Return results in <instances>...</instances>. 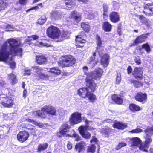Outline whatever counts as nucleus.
Returning a JSON list of instances; mask_svg holds the SVG:
<instances>
[{"label": "nucleus", "mask_w": 153, "mask_h": 153, "mask_svg": "<svg viewBox=\"0 0 153 153\" xmlns=\"http://www.w3.org/2000/svg\"><path fill=\"white\" fill-rule=\"evenodd\" d=\"M21 43L13 39H10L5 42L0 50V61H3L8 64L11 68H14L16 64L12 56L16 55L21 57L22 49L20 47Z\"/></svg>", "instance_id": "f257e3e1"}, {"label": "nucleus", "mask_w": 153, "mask_h": 153, "mask_svg": "<svg viewBox=\"0 0 153 153\" xmlns=\"http://www.w3.org/2000/svg\"><path fill=\"white\" fill-rule=\"evenodd\" d=\"M102 74V70L99 68L88 74L86 78L87 87L91 91H94L96 88L97 86L93 79H99Z\"/></svg>", "instance_id": "f03ea898"}, {"label": "nucleus", "mask_w": 153, "mask_h": 153, "mask_svg": "<svg viewBox=\"0 0 153 153\" xmlns=\"http://www.w3.org/2000/svg\"><path fill=\"white\" fill-rule=\"evenodd\" d=\"M85 126H81L78 128L79 131L82 137L86 139L90 138L91 134L87 130L91 131L95 128L92 126L94 123L91 121H89L87 119L85 120Z\"/></svg>", "instance_id": "7ed1b4c3"}, {"label": "nucleus", "mask_w": 153, "mask_h": 153, "mask_svg": "<svg viewBox=\"0 0 153 153\" xmlns=\"http://www.w3.org/2000/svg\"><path fill=\"white\" fill-rule=\"evenodd\" d=\"M75 62V58L71 55H68L64 56L62 60L58 63L59 66L67 67L74 65Z\"/></svg>", "instance_id": "20e7f679"}, {"label": "nucleus", "mask_w": 153, "mask_h": 153, "mask_svg": "<svg viewBox=\"0 0 153 153\" xmlns=\"http://www.w3.org/2000/svg\"><path fill=\"white\" fill-rule=\"evenodd\" d=\"M46 33L49 37L53 39H59L60 37V30L57 27L53 26H51L47 29Z\"/></svg>", "instance_id": "39448f33"}, {"label": "nucleus", "mask_w": 153, "mask_h": 153, "mask_svg": "<svg viewBox=\"0 0 153 153\" xmlns=\"http://www.w3.org/2000/svg\"><path fill=\"white\" fill-rule=\"evenodd\" d=\"M82 121L81 114L78 112L72 113L69 118V123L71 126L78 124Z\"/></svg>", "instance_id": "423d86ee"}, {"label": "nucleus", "mask_w": 153, "mask_h": 153, "mask_svg": "<svg viewBox=\"0 0 153 153\" xmlns=\"http://www.w3.org/2000/svg\"><path fill=\"white\" fill-rule=\"evenodd\" d=\"M43 112H45L46 114L53 116L56 115V108L54 107L51 105H45L41 108Z\"/></svg>", "instance_id": "0eeeda50"}, {"label": "nucleus", "mask_w": 153, "mask_h": 153, "mask_svg": "<svg viewBox=\"0 0 153 153\" xmlns=\"http://www.w3.org/2000/svg\"><path fill=\"white\" fill-rule=\"evenodd\" d=\"M70 128V126L67 123H63L60 127V130L57 134V136L60 137L62 135H65V133L68 131Z\"/></svg>", "instance_id": "6e6552de"}, {"label": "nucleus", "mask_w": 153, "mask_h": 153, "mask_svg": "<svg viewBox=\"0 0 153 153\" xmlns=\"http://www.w3.org/2000/svg\"><path fill=\"white\" fill-rule=\"evenodd\" d=\"M29 134L28 132L25 131H20L17 134L18 140L20 142H23L29 137Z\"/></svg>", "instance_id": "1a4fd4ad"}, {"label": "nucleus", "mask_w": 153, "mask_h": 153, "mask_svg": "<svg viewBox=\"0 0 153 153\" xmlns=\"http://www.w3.org/2000/svg\"><path fill=\"white\" fill-rule=\"evenodd\" d=\"M81 15L77 11H72L69 16L71 19H72L74 20L77 23L79 22L81 19Z\"/></svg>", "instance_id": "9d476101"}, {"label": "nucleus", "mask_w": 153, "mask_h": 153, "mask_svg": "<svg viewBox=\"0 0 153 153\" xmlns=\"http://www.w3.org/2000/svg\"><path fill=\"white\" fill-rule=\"evenodd\" d=\"M143 74V70L141 68H135L133 72V74L135 78L140 79L142 78Z\"/></svg>", "instance_id": "9b49d317"}, {"label": "nucleus", "mask_w": 153, "mask_h": 153, "mask_svg": "<svg viewBox=\"0 0 153 153\" xmlns=\"http://www.w3.org/2000/svg\"><path fill=\"white\" fill-rule=\"evenodd\" d=\"M144 13L146 15L153 14V4L148 3L144 6Z\"/></svg>", "instance_id": "f8f14e48"}, {"label": "nucleus", "mask_w": 153, "mask_h": 153, "mask_svg": "<svg viewBox=\"0 0 153 153\" xmlns=\"http://www.w3.org/2000/svg\"><path fill=\"white\" fill-rule=\"evenodd\" d=\"M86 145L87 144L85 142L82 141L76 143L75 146V149L79 152L85 150Z\"/></svg>", "instance_id": "ddd939ff"}, {"label": "nucleus", "mask_w": 153, "mask_h": 153, "mask_svg": "<svg viewBox=\"0 0 153 153\" xmlns=\"http://www.w3.org/2000/svg\"><path fill=\"white\" fill-rule=\"evenodd\" d=\"M76 45L77 47H82L86 41L82 38L81 35H79L76 36Z\"/></svg>", "instance_id": "4468645a"}, {"label": "nucleus", "mask_w": 153, "mask_h": 153, "mask_svg": "<svg viewBox=\"0 0 153 153\" xmlns=\"http://www.w3.org/2000/svg\"><path fill=\"white\" fill-rule=\"evenodd\" d=\"M6 107H10L13 105V100L8 97L3 98L2 102L1 103Z\"/></svg>", "instance_id": "2eb2a0df"}, {"label": "nucleus", "mask_w": 153, "mask_h": 153, "mask_svg": "<svg viewBox=\"0 0 153 153\" xmlns=\"http://www.w3.org/2000/svg\"><path fill=\"white\" fill-rule=\"evenodd\" d=\"M129 142L131 146H138L142 142V141L138 137H135L130 139Z\"/></svg>", "instance_id": "dca6fc26"}, {"label": "nucleus", "mask_w": 153, "mask_h": 153, "mask_svg": "<svg viewBox=\"0 0 153 153\" xmlns=\"http://www.w3.org/2000/svg\"><path fill=\"white\" fill-rule=\"evenodd\" d=\"M135 98L136 100L142 102L146 100L147 95L146 94L141 92L138 93L136 96Z\"/></svg>", "instance_id": "f3484780"}, {"label": "nucleus", "mask_w": 153, "mask_h": 153, "mask_svg": "<svg viewBox=\"0 0 153 153\" xmlns=\"http://www.w3.org/2000/svg\"><path fill=\"white\" fill-rule=\"evenodd\" d=\"M36 61L37 63L40 65L45 64L47 62V59L43 55L37 56H36Z\"/></svg>", "instance_id": "a211bd4d"}, {"label": "nucleus", "mask_w": 153, "mask_h": 153, "mask_svg": "<svg viewBox=\"0 0 153 153\" xmlns=\"http://www.w3.org/2000/svg\"><path fill=\"white\" fill-rule=\"evenodd\" d=\"M110 19L111 21L113 22H117L120 20L118 13L116 12H112L110 15Z\"/></svg>", "instance_id": "6ab92c4d"}, {"label": "nucleus", "mask_w": 153, "mask_h": 153, "mask_svg": "<svg viewBox=\"0 0 153 153\" xmlns=\"http://www.w3.org/2000/svg\"><path fill=\"white\" fill-rule=\"evenodd\" d=\"M87 88H82L79 89L78 91V94L83 98H85L89 93Z\"/></svg>", "instance_id": "aec40b11"}, {"label": "nucleus", "mask_w": 153, "mask_h": 153, "mask_svg": "<svg viewBox=\"0 0 153 153\" xmlns=\"http://www.w3.org/2000/svg\"><path fill=\"white\" fill-rule=\"evenodd\" d=\"M113 126L114 128H116L119 129H123L126 128L127 127L126 123H123L121 122H117L115 123L113 125Z\"/></svg>", "instance_id": "412c9836"}, {"label": "nucleus", "mask_w": 153, "mask_h": 153, "mask_svg": "<svg viewBox=\"0 0 153 153\" xmlns=\"http://www.w3.org/2000/svg\"><path fill=\"white\" fill-rule=\"evenodd\" d=\"M147 38V37L145 34H143L138 36L135 40L133 45H137L138 44L141 43L145 41Z\"/></svg>", "instance_id": "4be33fe9"}, {"label": "nucleus", "mask_w": 153, "mask_h": 153, "mask_svg": "<svg viewBox=\"0 0 153 153\" xmlns=\"http://www.w3.org/2000/svg\"><path fill=\"white\" fill-rule=\"evenodd\" d=\"M48 71L55 76L60 74L61 73V71L58 67H52L50 68Z\"/></svg>", "instance_id": "5701e85b"}, {"label": "nucleus", "mask_w": 153, "mask_h": 153, "mask_svg": "<svg viewBox=\"0 0 153 153\" xmlns=\"http://www.w3.org/2000/svg\"><path fill=\"white\" fill-rule=\"evenodd\" d=\"M96 55L95 52L93 53V57H90L88 61V63L90 64V65L93 67L98 62V60L95 59V56Z\"/></svg>", "instance_id": "b1692460"}, {"label": "nucleus", "mask_w": 153, "mask_h": 153, "mask_svg": "<svg viewBox=\"0 0 153 153\" xmlns=\"http://www.w3.org/2000/svg\"><path fill=\"white\" fill-rule=\"evenodd\" d=\"M76 0H65V3L68 10L70 9L73 7L75 3Z\"/></svg>", "instance_id": "393cba45"}, {"label": "nucleus", "mask_w": 153, "mask_h": 153, "mask_svg": "<svg viewBox=\"0 0 153 153\" xmlns=\"http://www.w3.org/2000/svg\"><path fill=\"white\" fill-rule=\"evenodd\" d=\"M112 100L117 104H121L123 102L122 98L116 94H114L112 97Z\"/></svg>", "instance_id": "a878e982"}, {"label": "nucleus", "mask_w": 153, "mask_h": 153, "mask_svg": "<svg viewBox=\"0 0 153 153\" xmlns=\"http://www.w3.org/2000/svg\"><path fill=\"white\" fill-rule=\"evenodd\" d=\"M61 15L59 12L53 11L51 15V17L52 19H58L60 18Z\"/></svg>", "instance_id": "bb28decb"}, {"label": "nucleus", "mask_w": 153, "mask_h": 153, "mask_svg": "<svg viewBox=\"0 0 153 153\" xmlns=\"http://www.w3.org/2000/svg\"><path fill=\"white\" fill-rule=\"evenodd\" d=\"M87 97H88L90 102L92 103L95 102L97 100L96 96L91 93L89 92L87 96Z\"/></svg>", "instance_id": "cd10ccee"}, {"label": "nucleus", "mask_w": 153, "mask_h": 153, "mask_svg": "<svg viewBox=\"0 0 153 153\" xmlns=\"http://www.w3.org/2000/svg\"><path fill=\"white\" fill-rule=\"evenodd\" d=\"M26 120H27L29 122L32 123L33 124L39 126L40 128H44V125L42 123H38L37 122L34 120H33L30 119H26Z\"/></svg>", "instance_id": "c85d7f7f"}, {"label": "nucleus", "mask_w": 153, "mask_h": 153, "mask_svg": "<svg viewBox=\"0 0 153 153\" xmlns=\"http://www.w3.org/2000/svg\"><path fill=\"white\" fill-rule=\"evenodd\" d=\"M149 145L146 144L144 142L143 143H141L139 145V148L140 150L142 151L147 152V149L149 148Z\"/></svg>", "instance_id": "c756f323"}, {"label": "nucleus", "mask_w": 153, "mask_h": 153, "mask_svg": "<svg viewBox=\"0 0 153 153\" xmlns=\"http://www.w3.org/2000/svg\"><path fill=\"white\" fill-rule=\"evenodd\" d=\"M42 112H43V111H38L33 112L32 113V117H34L38 116L42 118H44L45 117V115L44 114L42 113Z\"/></svg>", "instance_id": "7c9ffc66"}, {"label": "nucleus", "mask_w": 153, "mask_h": 153, "mask_svg": "<svg viewBox=\"0 0 153 153\" xmlns=\"http://www.w3.org/2000/svg\"><path fill=\"white\" fill-rule=\"evenodd\" d=\"M48 146V144L47 143L39 144L38 146V152H39L45 150L47 148Z\"/></svg>", "instance_id": "2f4dec72"}, {"label": "nucleus", "mask_w": 153, "mask_h": 153, "mask_svg": "<svg viewBox=\"0 0 153 153\" xmlns=\"http://www.w3.org/2000/svg\"><path fill=\"white\" fill-rule=\"evenodd\" d=\"M7 5V3L5 0H0V11L4 10Z\"/></svg>", "instance_id": "473e14b6"}, {"label": "nucleus", "mask_w": 153, "mask_h": 153, "mask_svg": "<svg viewBox=\"0 0 153 153\" xmlns=\"http://www.w3.org/2000/svg\"><path fill=\"white\" fill-rule=\"evenodd\" d=\"M130 109L132 111H138L140 110L139 107L134 104H131L129 106Z\"/></svg>", "instance_id": "72a5a7b5"}, {"label": "nucleus", "mask_w": 153, "mask_h": 153, "mask_svg": "<svg viewBox=\"0 0 153 153\" xmlns=\"http://www.w3.org/2000/svg\"><path fill=\"white\" fill-rule=\"evenodd\" d=\"M85 16L87 18L89 19H92L94 17L92 11L90 10H88L85 11Z\"/></svg>", "instance_id": "f704fd0d"}, {"label": "nucleus", "mask_w": 153, "mask_h": 153, "mask_svg": "<svg viewBox=\"0 0 153 153\" xmlns=\"http://www.w3.org/2000/svg\"><path fill=\"white\" fill-rule=\"evenodd\" d=\"M8 79L12 81V83L14 84L16 83L17 80L16 79V76L13 73L9 75Z\"/></svg>", "instance_id": "c9c22d12"}, {"label": "nucleus", "mask_w": 153, "mask_h": 153, "mask_svg": "<svg viewBox=\"0 0 153 153\" xmlns=\"http://www.w3.org/2000/svg\"><path fill=\"white\" fill-rule=\"evenodd\" d=\"M81 26L83 30L86 32H88L90 29V27L87 23L83 22L82 23Z\"/></svg>", "instance_id": "e433bc0d"}, {"label": "nucleus", "mask_w": 153, "mask_h": 153, "mask_svg": "<svg viewBox=\"0 0 153 153\" xmlns=\"http://www.w3.org/2000/svg\"><path fill=\"white\" fill-rule=\"evenodd\" d=\"M39 79L40 78L43 79L48 80L51 79V77L47 74H45L42 73H40L39 74Z\"/></svg>", "instance_id": "4c0bfd02"}, {"label": "nucleus", "mask_w": 153, "mask_h": 153, "mask_svg": "<svg viewBox=\"0 0 153 153\" xmlns=\"http://www.w3.org/2000/svg\"><path fill=\"white\" fill-rule=\"evenodd\" d=\"M146 134V136L145 138V141L144 143L149 146V144L152 141V139L150 136V135H151L149 133Z\"/></svg>", "instance_id": "58836bf2"}, {"label": "nucleus", "mask_w": 153, "mask_h": 153, "mask_svg": "<svg viewBox=\"0 0 153 153\" xmlns=\"http://www.w3.org/2000/svg\"><path fill=\"white\" fill-rule=\"evenodd\" d=\"M129 81L131 83H133L134 86L136 87H139L142 85V84L140 82L135 81L133 79H131Z\"/></svg>", "instance_id": "ea45409f"}, {"label": "nucleus", "mask_w": 153, "mask_h": 153, "mask_svg": "<svg viewBox=\"0 0 153 153\" xmlns=\"http://www.w3.org/2000/svg\"><path fill=\"white\" fill-rule=\"evenodd\" d=\"M46 19L47 18L45 16H42L38 19L37 22L40 25H43L46 22Z\"/></svg>", "instance_id": "a19ab883"}, {"label": "nucleus", "mask_w": 153, "mask_h": 153, "mask_svg": "<svg viewBox=\"0 0 153 153\" xmlns=\"http://www.w3.org/2000/svg\"><path fill=\"white\" fill-rule=\"evenodd\" d=\"M126 145L127 144L126 143L123 142H120L116 146L115 149L116 150H118L122 147L126 146Z\"/></svg>", "instance_id": "79ce46f5"}, {"label": "nucleus", "mask_w": 153, "mask_h": 153, "mask_svg": "<svg viewBox=\"0 0 153 153\" xmlns=\"http://www.w3.org/2000/svg\"><path fill=\"white\" fill-rule=\"evenodd\" d=\"M96 149L95 146L94 145H91L88 147L87 149L88 152L93 153L94 152Z\"/></svg>", "instance_id": "37998d69"}, {"label": "nucleus", "mask_w": 153, "mask_h": 153, "mask_svg": "<svg viewBox=\"0 0 153 153\" xmlns=\"http://www.w3.org/2000/svg\"><path fill=\"white\" fill-rule=\"evenodd\" d=\"M68 33L67 32H64L63 33H61L60 37L59 39V40L61 41L64 39L67 38L68 37Z\"/></svg>", "instance_id": "c03bdc74"}, {"label": "nucleus", "mask_w": 153, "mask_h": 153, "mask_svg": "<svg viewBox=\"0 0 153 153\" xmlns=\"http://www.w3.org/2000/svg\"><path fill=\"white\" fill-rule=\"evenodd\" d=\"M35 45L39 47L46 46L47 47H49L50 45L46 43H43L42 42H37L35 43Z\"/></svg>", "instance_id": "a18cd8bd"}, {"label": "nucleus", "mask_w": 153, "mask_h": 153, "mask_svg": "<svg viewBox=\"0 0 153 153\" xmlns=\"http://www.w3.org/2000/svg\"><path fill=\"white\" fill-rule=\"evenodd\" d=\"M121 80V74L120 73H117L116 76V83L117 84H120Z\"/></svg>", "instance_id": "49530a36"}, {"label": "nucleus", "mask_w": 153, "mask_h": 153, "mask_svg": "<svg viewBox=\"0 0 153 153\" xmlns=\"http://www.w3.org/2000/svg\"><path fill=\"white\" fill-rule=\"evenodd\" d=\"M143 131V130L139 128H137L134 129H133L131 131H130L128 132V133H138L141 132Z\"/></svg>", "instance_id": "de8ad7c7"}, {"label": "nucleus", "mask_w": 153, "mask_h": 153, "mask_svg": "<svg viewBox=\"0 0 153 153\" xmlns=\"http://www.w3.org/2000/svg\"><path fill=\"white\" fill-rule=\"evenodd\" d=\"M112 28L111 25L108 22H106V32L110 31Z\"/></svg>", "instance_id": "09e8293b"}, {"label": "nucleus", "mask_w": 153, "mask_h": 153, "mask_svg": "<svg viewBox=\"0 0 153 153\" xmlns=\"http://www.w3.org/2000/svg\"><path fill=\"white\" fill-rule=\"evenodd\" d=\"M14 28L13 27L12 25H7L5 28V31H13L14 30Z\"/></svg>", "instance_id": "8fccbe9b"}, {"label": "nucleus", "mask_w": 153, "mask_h": 153, "mask_svg": "<svg viewBox=\"0 0 153 153\" xmlns=\"http://www.w3.org/2000/svg\"><path fill=\"white\" fill-rule=\"evenodd\" d=\"M31 126V128L29 127L28 129L30 130V132L31 134L33 135H35L36 129L35 127L33 126Z\"/></svg>", "instance_id": "3c124183"}, {"label": "nucleus", "mask_w": 153, "mask_h": 153, "mask_svg": "<svg viewBox=\"0 0 153 153\" xmlns=\"http://www.w3.org/2000/svg\"><path fill=\"white\" fill-rule=\"evenodd\" d=\"M142 48L145 49V50L148 53L150 51V48L149 46L147 44L143 45L142 47Z\"/></svg>", "instance_id": "603ef678"}, {"label": "nucleus", "mask_w": 153, "mask_h": 153, "mask_svg": "<svg viewBox=\"0 0 153 153\" xmlns=\"http://www.w3.org/2000/svg\"><path fill=\"white\" fill-rule=\"evenodd\" d=\"M96 39H97V44L98 46L99 47H100L101 45V44L102 43V41L100 37L98 35L97 36H96Z\"/></svg>", "instance_id": "864d4df0"}, {"label": "nucleus", "mask_w": 153, "mask_h": 153, "mask_svg": "<svg viewBox=\"0 0 153 153\" xmlns=\"http://www.w3.org/2000/svg\"><path fill=\"white\" fill-rule=\"evenodd\" d=\"M73 135L75 138L76 141H79L81 140V137L77 134L74 133Z\"/></svg>", "instance_id": "5fc2aeb1"}, {"label": "nucleus", "mask_w": 153, "mask_h": 153, "mask_svg": "<svg viewBox=\"0 0 153 153\" xmlns=\"http://www.w3.org/2000/svg\"><path fill=\"white\" fill-rule=\"evenodd\" d=\"M134 60L135 62L138 65H140L141 63L140 59L139 56H136L135 57Z\"/></svg>", "instance_id": "6e6d98bb"}, {"label": "nucleus", "mask_w": 153, "mask_h": 153, "mask_svg": "<svg viewBox=\"0 0 153 153\" xmlns=\"http://www.w3.org/2000/svg\"><path fill=\"white\" fill-rule=\"evenodd\" d=\"M25 73L24 75H30L31 74V71L30 69H28L27 68H25L24 71Z\"/></svg>", "instance_id": "4d7b16f0"}, {"label": "nucleus", "mask_w": 153, "mask_h": 153, "mask_svg": "<svg viewBox=\"0 0 153 153\" xmlns=\"http://www.w3.org/2000/svg\"><path fill=\"white\" fill-rule=\"evenodd\" d=\"M109 55L108 54H106V65H107L109 63Z\"/></svg>", "instance_id": "13d9d810"}, {"label": "nucleus", "mask_w": 153, "mask_h": 153, "mask_svg": "<svg viewBox=\"0 0 153 153\" xmlns=\"http://www.w3.org/2000/svg\"><path fill=\"white\" fill-rule=\"evenodd\" d=\"M39 7L38 6H36L34 7H32L31 8L28 10H27L26 12H28L31 10H37L39 9Z\"/></svg>", "instance_id": "bf43d9fd"}, {"label": "nucleus", "mask_w": 153, "mask_h": 153, "mask_svg": "<svg viewBox=\"0 0 153 153\" xmlns=\"http://www.w3.org/2000/svg\"><path fill=\"white\" fill-rule=\"evenodd\" d=\"M118 34L120 35H121L122 32L121 31V28L120 26H118L117 30Z\"/></svg>", "instance_id": "052dcab7"}, {"label": "nucleus", "mask_w": 153, "mask_h": 153, "mask_svg": "<svg viewBox=\"0 0 153 153\" xmlns=\"http://www.w3.org/2000/svg\"><path fill=\"white\" fill-rule=\"evenodd\" d=\"M67 147L68 149L71 150L72 147V144L71 143L68 142L67 144Z\"/></svg>", "instance_id": "680f3d73"}, {"label": "nucleus", "mask_w": 153, "mask_h": 153, "mask_svg": "<svg viewBox=\"0 0 153 153\" xmlns=\"http://www.w3.org/2000/svg\"><path fill=\"white\" fill-rule=\"evenodd\" d=\"M19 1L20 4L22 5H24L26 3L27 0H19Z\"/></svg>", "instance_id": "e2e57ef3"}, {"label": "nucleus", "mask_w": 153, "mask_h": 153, "mask_svg": "<svg viewBox=\"0 0 153 153\" xmlns=\"http://www.w3.org/2000/svg\"><path fill=\"white\" fill-rule=\"evenodd\" d=\"M32 38L31 36L28 37L25 40V42L27 43L30 42L32 40Z\"/></svg>", "instance_id": "0e129e2a"}, {"label": "nucleus", "mask_w": 153, "mask_h": 153, "mask_svg": "<svg viewBox=\"0 0 153 153\" xmlns=\"http://www.w3.org/2000/svg\"><path fill=\"white\" fill-rule=\"evenodd\" d=\"M66 114V111L65 110H62L61 111L60 115L62 116L65 115Z\"/></svg>", "instance_id": "69168bd1"}, {"label": "nucleus", "mask_w": 153, "mask_h": 153, "mask_svg": "<svg viewBox=\"0 0 153 153\" xmlns=\"http://www.w3.org/2000/svg\"><path fill=\"white\" fill-rule=\"evenodd\" d=\"M128 73V74L131 73L132 71V68L131 66H129L127 69Z\"/></svg>", "instance_id": "338daca9"}, {"label": "nucleus", "mask_w": 153, "mask_h": 153, "mask_svg": "<svg viewBox=\"0 0 153 153\" xmlns=\"http://www.w3.org/2000/svg\"><path fill=\"white\" fill-rule=\"evenodd\" d=\"M5 84L6 83L5 82L0 79V86L3 87Z\"/></svg>", "instance_id": "774afa93"}]
</instances>
